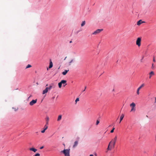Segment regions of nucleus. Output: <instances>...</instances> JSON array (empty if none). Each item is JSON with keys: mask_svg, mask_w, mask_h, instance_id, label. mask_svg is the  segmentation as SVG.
Masks as SVG:
<instances>
[{"mask_svg": "<svg viewBox=\"0 0 156 156\" xmlns=\"http://www.w3.org/2000/svg\"><path fill=\"white\" fill-rule=\"evenodd\" d=\"M78 144V142L77 141H75L74 144V145H73V147H75L77 146Z\"/></svg>", "mask_w": 156, "mask_h": 156, "instance_id": "nucleus-15", "label": "nucleus"}, {"mask_svg": "<svg viewBox=\"0 0 156 156\" xmlns=\"http://www.w3.org/2000/svg\"><path fill=\"white\" fill-rule=\"evenodd\" d=\"M66 82L67 81L66 80H62L61 81V82L62 84H65L64 85V86H65L67 84Z\"/></svg>", "mask_w": 156, "mask_h": 156, "instance_id": "nucleus-12", "label": "nucleus"}, {"mask_svg": "<svg viewBox=\"0 0 156 156\" xmlns=\"http://www.w3.org/2000/svg\"><path fill=\"white\" fill-rule=\"evenodd\" d=\"M48 128V126H47L45 125L44 126V129H45L46 130Z\"/></svg>", "mask_w": 156, "mask_h": 156, "instance_id": "nucleus-26", "label": "nucleus"}, {"mask_svg": "<svg viewBox=\"0 0 156 156\" xmlns=\"http://www.w3.org/2000/svg\"><path fill=\"white\" fill-rule=\"evenodd\" d=\"M102 30L103 29H97L92 33V34L97 35V34L101 32L102 31Z\"/></svg>", "mask_w": 156, "mask_h": 156, "instance_id": "nucleus-5", "label": "nucleus"}, {"mask_svg": "<svg viewBox=\"0 0 156 156\" xmlns=\"http://www.w3.org/2000/svg\"><path fill=\"white\" fill-rule=\"evenodd\" d=\"M53 85V83H52L51 84V85H50L49 87H48V89L49 90H50L52 87H53V86H52V85Z\"/></svg>", "mask_w": 156, "mask_h": 156, "instance_id": "nucleus-19", "label": "nucleus"}, {"mask_svg": "<svg viewBox=\"0 0 156 156\" xmlns=\"http://www.w3.org/2000/svg\"><path fill=\"white\" fill-rule=\"evenodd\" d=\"M79 101V98H77L76 100H75V102H76H76H77V101Z\"/></svg>", "mask_w": 156, "mask_h": 156, "instance_id": "nucleus-25", "label": "nucleus"}, {"mask_svg": "<svg viewBox=\"0 0 156 156\" xmlns=\"http://www.w3.org/2000/svg\"><path fill=\"white\" fill-rule=\"evenodd\" d=\"M48 87H46L44 90L43 91L42 94H44L48 92Z\"/></svg>", "mask_w": 156, "mask_h": 156, "instance_id": "nucleus-8", "label": "nucleus"}, {"mask_svg": "<svg viewBox=\"0 0 156 156\" xmlns=\"http://www.w3.org/2000/svg\"><path fill=\"white\" fill-rule=\"evenodd\" d=\"M144 22L142 21L141 20H140L137 22V25H140L141 23H144Z\"/></svg>", "mask_w": 156, "mask_h": 156, "instance_id": "nucleus-10", "label": "nucleus"}, {"mask_svg": "<svg viewBox=\"0 0 156 156\" xmlns=\"http://www.w3.org/2000/svg\"><path fill=\"white\" fill-rule=\"evenodd\" d=\"M48 86V84H47L46 85V86Z\"/></svg>", "mask_w": 156, "mask_h": 156, "instance_id": "nucleus-40", "label": "nucleus"}, {"mask_svg": "<svg viewBox=\"0 0 156 156\" xmlns=\"http://www.w3.org/2000/svg\"><path fill=\"white\" fill-rule=\"evenodd\" d=\"M117 140V136H115V138L112 140L109 143L111 145H112V148H114L115 145V143Z\"/></svg>", "mask_w": 156, "mask_h": 156, "instance_id": "nucleus-1", "label": "nucleus"}, {"mask_svg": "<svg viewBox=\"0 0 156 156\" xmlns=\"http://www.w3.org/2000/svg\"><path fill=\"white\" fill-rule=\"evenodd\" d=\"M90 156H94V155L93 154H90Z\"/></svg>", "mask_w": 156, "mask_h": 156, "instance_id": "nucleus-37", "label": "nucleus"}, {"mask_svg": "<svg viewBox=\"0 0 156 156\" xmlns=\"http://www.w3.org/2000/svg\"><path fill=\"white\" fill-rule=\"evenodd\" d=\"M144 83H143L138 88V89H139L140 90L143 87H144Z\"/></svg>", "mask_w": 156, "mask_h": 156, "instance_id": "nucleus-18", "label": "nucleus"}, {"mask_svg": "<svg viewBox=\"0 0 156 156\" xmlns=\"http://www.w3.org/2000/svg\"><path fill=\"white\" fill-rule=\"evenodd\" d=\"M86 87H87L86 86L85 87V89H84V90H83V91H84L85 90V89H86Z\"/></svg>", "mask_w": 156, "mask_h": 156, "instance_id": "nucleus-36", "label": "nucleus"}, {"mask_svg": "<svg viewBox=\"0 0 156 156\" xmlns=\"http://www.w3.org/2000/svg\"><path fill=\"white\" fill-rule=\"evenodd\" d=\"M99 123V120H97V122H96V125H98Z\"/></svg>", "mask_w": 156, "mask_h": 156, "instance_id": "nucleus-28", "label": "nucleus"}, {"mask_svg": "<svg viewBox=\"0 0 156 156\" xmlns=\"http://www.w3.org/2000/svg\"><path fill=\"white\" fill-rule=\"evenodd\" d=\"M115 129V128L114 127H113L112 129L111 130L110 132L111 133H112L114 132V130Z\"/></svg>", "mask_w": 156, "mask_h": 156, "instance_id": "nucleus-24", "label": "nucleus"}, {"mask_svg": "<svg viewBox=\"0 0 156 156\" xmlns=\"http://www.w3.org/2000/svg\"><path fill=\"white\" fill-rule=\"evenodd\" d=\"M53 66V63L51 61L50 62L49 66V68H51Z\"/></svg>", "mask_w": 156, "mask_h": 156, "instance_id": "nucleus-16", "label": "nucleus"}, {"mask_svg": "<svg viewBox=\"0 0 156 156\" xmlns=\"http://www.w3.org/2000/svg\"><path fill=\"white\" fill-rule=\"evenodd\" d=\"M65 154V156H70L69 151L68 149H64L62 151Z\"/></svg>", "mask_w": 156, "mask_h": 156, "instance_id": "nucleus-2", "label": "nucleus"}, {"mask_svg": "<svg viewBox=\"0 0 156 156\" xmlns=\"http://www.w3.org/2000/svg\"><path fill=\"white\" fill-rule=\"evenodd\" d=\"M37 101V99L35 100H33L31 101L29 103L30 105V106H33L34 104L36 103Z\"/></svg>", "mask_w": 156, "mask_h": 156, "instance_id": "nucleus-6", "label": "nucleus"}, {"mask_svg": "<svg viewBox=\"0 0 156 156\" xmlns=\"http://www.w3.org/2000/svg\"><path fill=\"white\" fill-rule=\"evenodd\" d=\"M130 106L132 108L131 112H135L136 110L135 108L136 106L134 102H132L130 104Z\"/></svg>", "mask_w": 156, "mask_h": 156, "instance_id": "nucleus-4", "label": "nucleus"}, {"mask_svg": "<svg viewBox=\"0 0 156 156\" xmlns=\"http://www.w3.org/2000/svg\"><path fill=\"white\" fill-rule=\"evenodd\" d=\"M44 146H42V147H40V149H42L43 148H44Z\"/></svg>", "mask_w": 156, "mask_h": 156, "instance_id": "nucleus-34", "label": "nucleus"}, {"mask_svg": "<svg viewBox=\"0 0 156 156\" xmlns=\"http://www.w3.org/2000/svg\"><path fill=\"white\" fill-rule=\"evenodd\" d=\"M85 21H83L81 24V27H83L85 25Z\"/></svg>", "mask_w": 156, "mask_h": 156, "instance_id": "nucleus-20", "label": "nucleus"}, {"mask_svg": "<svg viewBox=\"0 0 156 156\" xmlns=\"http://www.w3.org/2000/svg\"><path fill=\"white\" fill-rule=\"evenodd\" d=\"M73 59H72L71 60V61L69 62V65H70L71 63L73 62Z\"/></svg>", "mask_w": 156, "mask_h": 156, "instance_id": "nucleus-32", "label": "nucleus"}, {"mask_svg": "<svg viewBox=\"0 0 156 156\" xmlns=\"http://www.w3.org/2000/svg\"><path fill=\"white\" fill-rule=\"evenodd\" d=\"M62 83H61V82H59V83H58V85L59 88H60L62 86Z\"/></svg>", "mask_w": 156, "mask_h": 156, "instance_id": "nucleus-21", "label": "nucleus"}, {"mask_svg": "<svg viewBox=\"0 0 156 156\" xmlns=\"http://www.w3.org/2000/svg\"><path fill=\"white\" fill-rule=\"evenodd\" d=\"M62 116L61 115H58L57 119V121H59L61 119Z\"/></svg>", "mask_w": 156, "mask_h": 156, "instance_id": "nucleus-17", "label": "nucleus"}, {"mask_svg": "<svg viewBox=\"0 0 156 156\" xmlns=\"http://www.w3.org/2000/svg\"><path fill=\"white\" fill-rule=\"evenodd\" d=\"M152 69H153L154 68V64L153 63H152Z\"/></svg>", "mask_w": 156, "mask_h": 156, "instance_id": "nucleus-33", "label": "nucleus"}, {"mask_svg": "<svg viewBox=\"0 0 156 156\" xmlns=\"http://www.w3.org/2000/svg\"><path fill=\"white\" fill-rule=\"evenodd\" d=\"M29 149L30 150L34 152H35L37 150V149L33 147L30 148Z\"/></svg>", "mask_w": 156, "mask_h": 156, "instance_id": "nucleus-13", "label": "nucleus"}, {"mask_svg": "<svg viewBox=\"0 0 156 156\" xmlns=\"http://www.w3.org/2000/svg\"><path fill=\"white\" fill-rule=\"evenodd\" d=\"M66 57L65 58L64 60H65V59H66Z\"/></svg>", "mask_w": 156, "mask_h": 156, "instance_id": "nucleus-39", "label": "nucleus"}, {"mask_svg": "<svg viewBox=\"0 0 156 156\" xmlns=\"http://www.w3.org/2000/svg\"><path fill=\"white\" fill-rule=\"evenodd\" d=\"M31 66L30 64H28L26 67V69H27L31 67Z\"/></svg>", "mask_w": 156, "mask_h": 156, "instance_id": "nucleus-22", "label": "nucleus"}, {"mask_svg": "<svg viewBox=\"0 0 156 156\" xmlns=\"http://www.w3.org/2000/svg\"><path fill=\"white\" fill-rule=\"evenodd\" d=\"M72 41H70L69 42V43H72Z\"/></svg>", "mask_w": 156, "mask_h": 156, "instance_id": "nucleus-38", "label": "nucleus"}, {"mask_svg": "<svg viewBox=\"0 0 156 156\" xmlns=\"http://www.w3.org/2000/svg\"><path fill=\"white\" fill-rule=\"evenodd\" d=\"M112 145H111V144L109 143L108 147L107 148V150L108 151L111 150L112 149Z\"/></svg>", "mask_w": 156, "mask_h": 156, "instance_id": "nucleus-7", "label": "nucleus"}, {"mask_svg": "<svg viewBox=\"0 0 156 156\" xmlns=\"http://www.w3.org/2000/svg\"><path fill=\"white\" fill-rule=\"evenodd\" d=\"M154 103H156V97L155 98V101H154Z\"/></svg>", "mask_w": 156, "mask_h": 156, "instance_id": "nucleus-35", "label": "nucleus"}, {"mask_svg": "<svg viewBox=\"0 0 156 156\" xmlns=\"http://www.w3.org/2000/svg\"><path fill=\"white\" fill-rule=\"evenodd\" d=\"M40 155V154L39 153H36L35 154L34 156H39Z\"/></svg>", "mask_w": 156, "mask_h": 156, "instance_id": "nucleus-27", "label": "nucleus"}, {"mask_svg": "<svg viewBox=\"0 0 156 156\" xmlns=\"http://www.w3.org/2000/svg\"><path fill=\"white\" fill-rule=\"evenodd\" d=\"M124 116V115L123 114L121 115V116L120 117V121H119V123H120L121 122V121L123 119V118Z\"/></svg>", "mask_w": 156, "mask_h": 156, "instance_id": "nucleus-11", "label": "nucleus"}, {"mask_svg": "<svg viewBox=\"0 0 156 156\" xmlns=\"http://www.w3.org/2000/svg\"><path fill=\"white\" fill-rule=\"evenodd\" d=\"M69 71V70H65L64 72L62 73V74L64 75H65Z\"/></svg>", "mask_w": 156, "mask_h": 156, "instance_id": "nucleus-14", "label": "nucleus"}, {"mask_svg": "<svg viewBox=\"0 0 156 156\" xmlns=\"http://www.w3.org/2000/svg\"><path fill=\"white\" fill-rule=\"evenodd\" d=\"M153 61L154 62H155V57L154 56L153 57Z\"/></svg>", "mask_w": 156, "mask_h": 156, "instance_id": "nucleus-30", "label": "nucleus"}, {"mask_svg": "<svg viewBox=\"0 0 156 156\" xmlns=\"http://www.w3.org/2000/svg\"><path fill=\"white\" fill-rule=\"evenodd\" d=\"M47 124L48 123V121L49 120V118L48 117H47Z\"/></svg>", "mask_w": 156, "mask_h": 156, "instance_id": "nucleus-31", "label": "nucleus"}, {"mask_svg": "<svg viewBox=\"0 0 156 156\" xmlns=\"http://www.w3.org/2000/svg\"><path fill=\"white\" fill-rule=\"evenodd\" d=\"M140 90L139 89H137L136 93L137 95H139L140 94V92H139Z\"/></svg>", "mask_w": 156, "mask_h": 156, "instance_id": "nucleus-23", "label": "nucleus"}, {"mask_svg": "<svg viewBox=\"0 0 156 156\" xmlns=\"http://www.w3.org/2000/svg\"><path fill=\"white\" fill-rule=\"evenodd\" d=\"M45 130H46L45 129H44L43 130H42L41 131V132L42 133H44L45 132Z\"/></svg>", "mask_w": 156, "mask_h": 156, "instance_id": "nucleus-29", "label": "nucleus"}, {"mask_svg": "<svg viewBox=\"0 0 156 156\" xmlns=\"http://www.w3.org/2000/svg\"><path fill=\"white\" fill-rule=\"evenodd\" d=\"M141 38L139 37L137 38L136 41V44L138 46L140 47L141 45Z\"/></svg>", "mask_w": 156, "mask_h": 156, "instance_id": "nucleus-3", "label": "nucleus"}, {"mask_svg": "<svg viewBox=\"0 0 156 156\" xmlns=\"http://www.w3.org/2000/svg\"><path fill=\"white\" fill-rule=\"evenodd\" d=\"M149 74L150 75L149 78V79H151V76L154 75V73L153 71H152L149 73Z\"/></svg>", "mask_w": 156, "mask_h": 156, "instance_id": "nucleus-9", "label": "nucleus"}]
</instances>
